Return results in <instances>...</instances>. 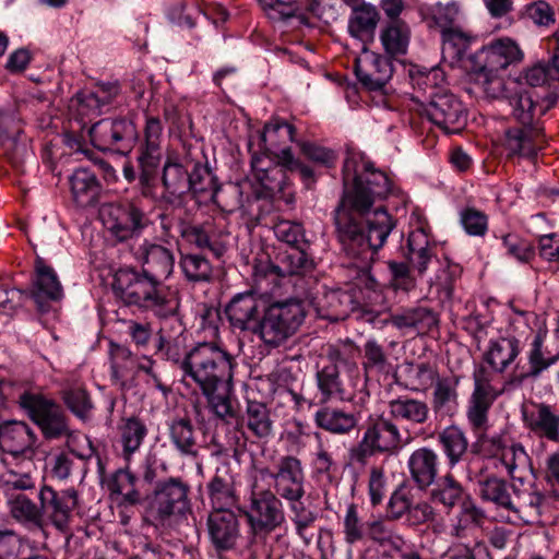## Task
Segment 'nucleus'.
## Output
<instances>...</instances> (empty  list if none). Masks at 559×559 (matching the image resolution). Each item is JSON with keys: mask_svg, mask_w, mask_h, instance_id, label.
I'll return each mask as SVG.
<instances>
[{"mask_svg": "<svg viewBox=\"0 0 559 559\" xmlns=\"http://www.w3.org/2000/svg\"><path fill=\"white\" fill-rule=\"evenodd\" d=\"M342 173L343 192L333 212L335 235L346 257L368 270L395 227L384 206L373 207L391 193L392 181L371 162L359 169L355 159L347 158Z\"/></svg>", "mask_w": 559, "mask_h": 559, "instance_id": "f257e3e1", "label": "nucleus"}, {"mask_svg": "<svg viewBox=\"0 0 559 559\" xmlns=\"http://www.w3.org/2000/svg\"><path fill=\"white\" fill-rule=\"evenodd\" d=\"M235 358L215 343H199L185 356L183 377L190 378L201 390L211 412L218 419L233 417Z\"/></svg>", "mask_w": 559, "mask_h": 559, "instance_id": "f03ea898", "label": "nucleus"}, {"mask_svg": "<svg viewBox=\"0 0 559 559\" xmlns=\"http://www.w3.org/2000/svg\"><path fill=\"white\" fill-rule=\"evenodd\" d=\"M160 199L169 205L180 203L186 197L193 198L210 194L222 203V191L216 176L202 160L193 158L190 153L179 155L169 153L163 164Z\"/></svg>", "mask_w": 559, "mask_h": 559, "instance_id": "7ed1b4c3", "label": "nucleus"}, {"mask_svg": "<svg viewBox=\"0 0 559 559\" xmlns=\"http://www.w3.org/2000/svg\"><path fill=\"white\" fill-rule=\"evenodd\" d=\"M481 467L475 476L481 501L491 503L510 524L533 523L542 514L545 496L535 488H520Z\"/></svg>", "mask_w": 559, "mask_h": 559, "instance_id": "20e7f679", "label": "nucleus"}, {"mask_svg": "<svg viewBox=\"0 0 559 559\" xmlns=\"http://www.w3.org/2000/svg\"><path fill=\"white\" fill-rule=\"evenodd\" d=\"M112 292L126 306L150 310L163 320L169 319L181 331L179 298L166 292L160 283L145 272L132 267L119 269L114 276Z\"/></svg>", "mask_w": 559, "mask_h": 559, "instance_id": "39448f33", "label": "nucleus"}, {"mask_svg": "<svg viewBox=\"0 0 559 559\" xmlns=\"http://www.w3.org/2000/svg\"><path fill=\"white\" fill-rule=\"evenodd\" d=\"M254 182H249L250 192L243 198L246 183H230L222 191V206L231 212L241 210L242 214L254 223L260 224L262 218L272 211L275 199L284 200L287 204L294 203V195L287 192L289 183L283 167H273L269 173L259 175Z\"/></svg>", "mask_w": 559, "mask_h": 559, "instance_id": "423d86ee", "label": "nucleus"}, {"mask_svg": "<svg viewBox=\"0 0 559 559\" xmlns=\"http://www.w3.org/2000/svg\"><path fill=\"white\" fill-rule=\"evenodd\" d=\"M522 59L523 51L519 45L513 39L504 37L491 41L475 53H469L465 60V68L474 73L476 82L480 83L487 93L489 86L496 84L497 87L491 95L497 96L496 91L502 86L498 72L521 62Z\"/></svg>", "mask_w": 559, "mask_h": 559, "instance_id": "0eeeda50", "label": "nucleus"}, {"mask_svg": "<svg viewBox=\"0 0 559 559\" xmlns=\"http://www.w3.org/2000/svg\"><path fill=\"white\" fill-rule=\"evenodd\" d=\"M306 317L305 301L299 298L266 304L259 338L266 348H278L299 331Z\"/></svg>", "mask_w": 559, "mask_h": 559, "instance_id": "6e6552de", "label": "nucleus"}, {"mask_svg": "<svg viewBox=\"0 0 559 559\" xmlns=\"http://www.w3.org/2000/svg\"><path fill=\"white\" fill-rule=\"evenodd\" d=\"M405 432L406 438H403L401 429L391 417L379 416L367 425L361 440L349 449V463L365 467L376 454H396L414 439L407 429Z\"/></svg>", "mask_w": 559, "mask_h": 559, "instance_id": "1a4fd4ad", "label": "nucleus"}, {"mask_svg": "<svg viewBox=\"0 0 559 559\" xmlns=\"http://www.w3.org/2000/svg\"><path fill=\"white\" fill-rule=\"evenodd\" d=\"M190 485L181 477H168L156 483L145 499V520L165 525L174 516L191 512Z\"/></svg>", "mask_w": 559, "mask_h": 559, "instance_id": "9d476101", "label": "nucleus"}, {"mask_svg": "<svg viewBox=\"0 0 559 559\" xmlns=\"http://www.w3.org/2000/svg\"><path fill=\"white\" fill-rule=\"evenodd\" d=\"M406 262L388 261L390 273L389 286L395 292L409 293L417 286L414 273L423 276L428 265L436 258L432 248L429 246L428 236L423 230L409 233L406 241Z\"/></svg>", "mask_w": 559, "mask_h": 559, "instance_id": "9b49d317", "label": "nucleus"}, {"mask_svg": "<svg viewBox=\"0 0 559 559\" xmlns=\"http://www.w3.org/2000/svg\"><path fill=\"white\" fill-rule=\"evenodd\" d=\"M16 404L38 427L44 439L58 440L72 435L68 415L53 399L39 392L25 390L19 395Z\"/></svg>", "mask_w": 559, "mask_h": 559, "instance_id": "f8f14e48", "label": "nucleus"}, {"mask_svg": "<svg viewBox=\"0 0 559 559\" xmlns=\"http://www.w3.org/2000/svg\"><path fill=\"white\" fill-rule=\"evenodd\" d=\"M362 284L368 289H374L377 286L376 280L368 274L346 284L345 287H323L311 300L318 317L330 322L347 319L361 306Z\"/></svg>", "mask_w": 559, "mask_h": 559, "instance_id": "ddd939ff", "label": "nucleus"}, {"mask_svg": "<svg viewBox=\"0 0 559 559\" xmlns=\"http://www.w3.org/2000/svg\"><path fill=\"white\" fill-rule=\"evenodd\" d=\"M330 362L316 373L317 385L323 401L337 397L350 400V395L359 381V368L356 362L345 359L338 349L329 354Z\"/></svg>", "mask_w": 559, "mask_h": 559, "instance_id": "4468645a", "label": "nucleus"}, {"mask_svg": "<svg viewBox=\"0 0 559 559\" xmlns=\"http://www.w3.org/2000/svg\"><path fill=\"white\" fill-rule=\"evenodd\" d=\"M248 502L243 514L249 531L254 537H265L285 522L282 498L271 489H255L254 487Z\"/></svg>", "mask_w": 559, "mask_h": 559, "instance_id": "2eb2a0df", "label": "nucleus"}, {"mask_svg": "<svg viewBox=\"0 0 559 559\" xmlns=\"http://www.w3.org/2000/svg\"><path fill=\"white\" fill-rule=\"evenodd\" d=\"M143 133L144 141L140 145L136 158L140 168L139 188L144 198H152L157 177V169L162 163L160 141L163 135V126L160 119L155 116L146 115Z\"/></svg>", "mask_w": 559, "mask_h": 559, "instance_id": "dca6fc26", "label": "nucleus"}, {"mask_svg": "<svg viewBox=\"0 0 559 559\" xmlns=\"http://www.w3.org/2000/svg\"><path fill=\"white\" fill-rule=\"evenodd\" d=\"M93 145L102 152L128 155L139 141L134 121L127 117L102 119L90 130Z\"/></svg>", "mask_w": 559, "mask_h": 559, "instance_id": "f3484780", "label": "nucleus"}, {"mask_svg": "<svg viewBox=\"0 0 559 559\" xmlns=\"http://www.w3.org/2000/svg\"><path fill=\"white\" fill-rule=\"evenodd\" d=\"M421 118L428 119L445 134H456L467 124V110L451 91L435 96L421 107H417Z\"/></svg>", "mask_w": 559, "mask_h": 559, "instance_id": "a211bd4d", "label": "nucleus"}, {"mask_svg": "<svg viewBox=\"0 0 559 559\" xmlns=\"http://www.w3.org/2000/svg\"><path fill=\"white\" fill-rule=\"evenodd\" d=\"M100 216L107 230L120 242L140 236L150 224L146 214L128 201L105 204Z\"/></svg>", "mask_w": 559, "mask_h": 559, "instance_id": "6ab92c4d", "label": "nucleus"}, {"mask_svg": "<svg viewBox=\"0 0 559 559\" xmlns=\"http://www.w3.org/2000/svg\"><path fill=\"white\" fill-rule=\"evenodd\" d=\"M36 496L40 502L43 521L47 518L57 531L69 532L73 512L79 506L78 490L68 488L58 491L51 486L43 485Z\"/></svg>", "mask_w": 559, "mask_h": 559, "instance_id": "aec40b11", "label": "nucleus"}, {"mask_svg": "<svg viewBox=\"0 0 559 559\" xmlns=\"http://www.w3.org/2000/svg\"><path fill=\"white\" fill-rule=\"evenodd\" d=\"M558 96L550 90L540 94L535 90L520 88L509 96L512 117L518 124L530 127H544L542 117L552 109Z\"/></svg>", "mask_w": 559, "mask_h": 559, "instance_id": "412c9836", "label": "nucleus"}, {"mask_svg": "<svg viewBox=\"0 0 559 559\" xmlns=\"http://www.w3.org/2000/svg\"><path fill=\"white\" fill-rule=\"evenodd\" d=\"M265 305L257 293L248 290L236 294L226 305L225 313L234 329L259 337Z\"/></svg>", "mask_w": 559, "mask_h": 559, "instance_id": "4be33fe9", "label": "nucleus"}, {"mask_svg": "<svg viewBox=\"0 0 559 559\" xmlns=\"http://www.w3.org/2000/svg\"><path fill=\"white\" fill-rule=\"evenodd\" d=\"M526 364L516 362L510 373L506 385L512 389L522 386L526 381L535 382L543 373L559 360L558 355H550L544 350V336L536 334L526 354Z\"/></svg>", "mask_w": 559, "mask_h": 559, "instance_id": "5701e85b", "label": "nucleus"}, {"mask_svg": "<svg viewBox=\"0 0 559 559\" xmlns=\"http://www.w3.org/2000/svg\"><path fill=\"white\" fill-rule=\"evenodd\" d=\"M206 533L211 547L217 554L231 551L241 538L240 520L233 510L210 511Z\"/></svg>", "mask_w": 559, "mask_h": 559, "instance_id": "b1692460", "label": "nucleus"}, {"mask_svg": "<svg viewBox=\"0 0 559 559\" xmlns=\"http://www.w3.org/2000/svg\"><path fill=\"white\" fill-rule=\"evenodd\" d=\"M354 71L366 90L381 91L392 78V58L369 51L362 46L361 55L354 62Z\"/></svg>", "mask_w": 559, "mask_h": 559, "instance_id": "393cba45", "label": "nucleus"}, {"mask_svg": "<svg viewBox=\"0 0 559 559\" xmlns=\"http://www.w3.org/2000/svg\"><path fill=\"white\" fill-rule=\"evenodd\" d=\"M27 294L28 299L34 301L41 313L48 312L51 304L60 301L63 297V288L55 270L40 257L35 260V274Z\"/></svg>", "mask_w": 559, "mask_h": 559, "instance_id": "a878e982", "label": "nucleus"}, {"mask_svg": "<svg viewBox=\"0 0 559 559\" xmlns=\"http://www.w3.org/2000/svg\"><path fill=\"white\" fill-rule=\"evenodd\" d=\"M545 143L544 127L513 126L504 131L502 142L508 158L534 160Z\"/></svg>", "mask_w": 559, "mask_h": 559, "instance_id": "bb28decb", "label": "nucleus"}, {"mask_svg": "<svg viewBox=\"0 0 559 559\" xmlns=\"http://www.w3.org/2000/svg\"><path fill=\"white\" fill-rule=\"evenodd\" d=\"M274 483V491L280 498L306 495V474L301 461L294 455H284L275 464V471L270 473Z\"/></svg>", "mask_w": 559, "mask_h": 559, "instance_id": "cd10ccee", "label": "nucleus"}, {"mask_svg": "<svg viewBox=\"0 0 559 559\" xmlns=\"http://www.w3.org/2000/svg\"><path fill=\"white\" fill-rule=\"evenodd\" d=\"M233 417L228 419H221L225 424L235 421V428L241 431L243 428L248 429L250 433L260 439L269 440L274 435V419L271 409L263 402L255 400H248L246 411L242 415L233 407Z\"/></svg>", "mask_w": 559, "mask_h": 559, "instance_id": "c85d7f7f", "label": "nucleus"}, {"mask_svg": "<svg viewBox=\"0 0 559 559\" xmlns=\"http://www.w3.org/2000/svg\"><path fill=\"white\" fill-rule=\"evenodd\" d=\"M526 429L537 439L559 444V407L544 402L533 404V409L523 414Z\"/></svg>", "mask_w": 559, "mask_h": 559, "instance_id": "c756f323", "label": "nucleus"}, {"mask_svg": "<svg viewBox=\"0 0 559 559\" xmlns=\"http://www.w3.org/2000/svg\"><path fill=\"white\" fill-rule=\"evenodd\" d=\"M309 247L278 248L275 261H270L264 270L265 275L278 277L302 276L314 269V261L308 253Z\"/></svg>", "mask_w": 559, "mask_h": 559, "instance_id": "7c9ffc66", "label": "nucleus"}, {"mask_svg": "<svg viewBox=\"0 0 559 559\" xmlns=\"http://www.w3.org/2000/svg\"><path fill=\"white\" fill-rule=\"evenodd\" d=\"M408 76L414 93L412 99L421 107L435 96L448 91L444 72L439 67L430 69L413 66L408 70Z\"/></svg>", "mask_w": 559, "mask_h": 559, "instance_id": "2f4dec72", "label": "nucleus"}, {"mask_svg": "<svg viewBox=\"0 0 559 559\" xmlns=\"http://www.w3.org/2000/svg\"><path fill=\"white\" fill-rule=\"evenodd\" d=\"M440 459L438 453L429 448L421 447L414 450L408 460L407 468L409 480L420 491H427L435 479L439 477Z\"/></svg>", "mask_w": 559, "mask_h": 559, "instance_id": "473e14b6", "label": "nucleus"}, {"mask_svg": "<svg viewBox=\"0 0 559 559\" xmlns=\"http://www.w3.org/2000/svg\"><path fill=\"white\" fill-rule=\"evenodd\" d=\"M136 257L142 263V271L160 284L162 281L168 278L174 271V253L170 249L162 245L144 240L138 250Z\"/></svg>", "mask_w": 559, "mask_h": 559, "instance_id": "72a5a7b5", "label": "nucleus"}, {"mask_svg": "<svg viewBox=\"0 0 559 559\" xmlns=\"http://www.w3.org/2000/svg\"><path fill=\"white\" fill-rule=\"evenodd\" d=\"M388 408L391 419L396 425L400 423L406 425V427L424 426L430 418L428 403L425 400L408 395L389 401Z\"/></svg>", "mask_w": 559, "mask_h": 559, "instance_id": "f704fd0d", "label": "nucleus"}, {"mask_svg": "<svg viewBox=\"0 0 559 559\" xmlns=\"http://www.w3.org/2000/svg\"><path fill=\"white\" fill-rule=\"evenodd\" d=\"M36 441V433L23 420H7L4 427L0 430L1 448L13 456L32 451L35 448Z\"/></svg>", "mask_w": 559, "mask_h": 559, "instance_id": "c9c22d12", "label": "nucleus"}, {"mask_svg": "<svg viewBox=\"0 0 559 559\" xmlns=\"http://www.w3.org/2000/svg\"><path fill=\"white\" fill-rule=\"evenodd\" d=\"M168 437L181 456L197 459L199 456L198 432L192 419L176 416L167 423Z\"/></svg>", "mask_w": 559, "mask_h": 559, "instance_id": "e433bc0d", "label": "nucleus"}, {"mask_svg": "<svg viewBox=\"0 0 559 559\" xmlns=\"http://www.w3.org/2000/svg\"><path fill=\"white\" fill-rule=\"evenodd\" d=\"M390 322L400 330H416L427 333L439 324L438 313L429 307L417 305L396 310L390 317Z\"/></svg>", "mask_w": 559, "mask_h": 559, "instance_id": "4c0bfd02", "label": "nucleus"}, {"mask_svg": "<svg viewBox=\"0 0 559 559\" xmlns=\"http://www.w3.org/2000/svg\"><path fill=\"white\" fill-rule=\"evenodd\" d=\"M427 491L430 502L441 506L448 512L457 507L466 495L464 486L449 468L444 475L435 479Z\"/></svg>", "mask_w": 559, "mask_h": 559, "instance_id": "58836bf2", "label": "nucleus"}, {"mask_svg": "<svg viewBox=\"0 0 559 559\" xmlns=\"http://www.w3.org/2000/svg\"><path fill=\"white\" fill-rule=\"evenodd\" d=\"M437 365L429 361H406L402 366L401 376L395 374V382L411 391L426 392L438 380Z\"/></svg>", "mask_w": 559, "mask_h": 559, "instance_id": "ea45409f", "label": "nucleus"}, {"mask_svg": "<svg viewBox=\"0 0 559 559\" xmlns=\"http://www.w3.org/2000/svg\"><path fill=\"white\" fill-rule=\"evenodd\" d=\"M73 201L82 207L95 205L100 197L103 187L94 171L79 168L69 177Z\"/></svg>", "mask_w": 559, "mask_h": 559, "instance_id": "a19ab883", "label": "nucleus"}, {"mask_svg": "<svg viewBox=\"0 0 559 559\" xmlns=\"http://www.w3.org/2000/svg\"><path fill=\"white\" fill-rule=\"evenodd\" d=\"M437 442L450 471L464 461L468 453L469 442L466 433L456 425L448 426L439 431Z\"/></svg>", "mask_w": 559, "mask_h": 559, "instance_id": "79ce46f5", "label": "nucleus"}, {"mask_svg": "<svg viewBox=\"0 0 559 559\" xmlns=\"http://www.w3.org/2000/svg\"><path fill=\"white\" fill-rule=\"evenodd\" d=\"M379 21L380 13L377 8L364 2L353 9L348 21V32L367 47V44L374 39Z\"/></svg>", "mask_w": 559, "mask_h": 559, "instance_id": "37998d69", "label": "nucleus"}, {"mask_svg": "<svg viewBox=\"0 0 559 559\" xmlns=\"http://www.w3.org/2000/svg\"><path fill=\"white\" fill-rule=\"evenodd\" d=\"M180 236L189 245L201 250H209L217 259L226 252V247L215 237L212 223L181 224Z\"/></svg>", "mask_w": 559, "mask_h": 559, "instance_id": "c03bdc74", "label": "nucleus"}, {"mask_svg": "<svg viewBox=\"0 0 559 559\" xmlns=\"http://www.w3.org/2000/svg\"><path fill=\"white\" fill-rule=\"evenodd\" d=\"M314 423L317 427L330 433L348 435L356 428L358 418L353 412L324 406L316 412Z\"/></svg>", "mask_w": 559, "mask_h": 559, "instance_id": "a18cd8bd", "label": "nucleus"}, {"mask_svg": "<svg viewBox=\"0 0 559 559\" xmlns=\"http://www.w3.org/2000/svg\"><path fill=\"white\" fill-rule=\"evenodd\" d=\"M521 353L520 341L515 336L499 337L490 341L485 353L486 362L498 373H503Z\"/></svg>", "mask_w": 559, "mask_h": 559, "instance_id": "49530a36", "label": "nucleus"}, {"mask_svg": "<svg viewBox=\"0 0 559 559\" xmlns=\"http://www.w3.org/2000/svg\"><path fill=\"white\" fill-rule=\"evenodd\" d=\"M412 36L411 26L404 20L388 21L380 33L384 51L391 58L407 53Z\"/></svg>", "mask_w": 559, "mask_h": 559, "instance_id": "de8ad7c7", "label": "nucleus"}, {"mask_svg": "<svg viewBox=\"0 0 559 559\" xmlns=\"http://www.w3.org/2000/svg\"><path fill=\"white\" fill-rule=\"evenodd\" d=\"M207 496L211 502V511L233 510L238 502L233 477L227 474H221L216 469L215 475L206 485Z\"/></svg>", "mask_w": 559, "mask_h": 559, "instance_id": "09e8293b", "label": "nucleus"}, {"mask_svg": "<svg viewBox=\"0 0 559 559\" xmlns=\"http://www.w3.org/2000/svg\"><path fill=\"white\" fill-rule=\"evenodd\" d=\"M118 431L119 441L122 447V456L127 462H130L132 455L141 448L148 433V429L144 420L132 415L121 418Z\"/></svg>", "mask_w": 559, "mask_h": 559, "instance_id": "8fccbe9b", "label": "nucleus"}, {"mask_svg": "<svg viewBox=\"0 0 559 559\" xmlns=\"http://www.w3.org/2000/svg\"><path fill=\"white\" fill-rule=\"evenodd\" d=\"M9 513L25 526L43 527L40 502L37 504L26 492L11 493L8 499Z\"/></svg>", "mask_w": 559, "mask_h": 559, "instance_id": "3c124183", "label": "nucleus"}, {"mask_svg": "<svg viewBox=\"0 0 559 559\" xmlns=\"http://www.w3.org/2000/svg\"><path fill=\"white\" fill-rule=\"evenodd\" d=\"M361 368L366 381L373 377L389 373L391 368L389 354L384 346L376 338L367 340L362 346Z\"/></svg>", "mask_w": 559, "mask_h": 559, "instance_id": "603ef678", "label": "nucleus"}, {"mask_svg": "<svg viewBox=\"0 0 559 559\" xmlns=\"http://www.w3.org/2000/svg\"><path fill=\"white\" fill-rule=\"evenodd\" d=\"M183 331V326L181 325V331L177 330L176 323L171 320H164L163 325L158 331V338L155 344L156 354L160 355L163 359L171 361L179 366L182 370V362L185 361V356L187 353H183L182 345L180 341L173 335L181 334Z\"/></svg>", "mask_w": 559, "mask_h": 559, "instance_id": "864d4df0", "label": "nucleus"}, {"mask_svg": "<svg viewBox=\"0 0 559 559\" xmlns=\"http://www.w3.org/2000/svg\"><path fill=\"white\" fill-rule=\"evenodd\" d=\"M460 377H443L438 376V380L432 384L433 392L431 397L432 411L436 414L451 415L457 406V385Z\"/></svg>", "mask_w": 559, "mask_h": 559, "instance_id": "5fc2aeb1", "label": "nucleus"}, {"mask_svg": "<svg viewBox=\"0 0 559 559\" xmlns=\"http://www.w3.org/2000/svg\"><path fill=\"white\" fill-rule=\"evenodd\" d=\"M179 265L190 283L210 282L213 277L212 263L202 253L181 254Z\"/></svg>", "mask_w": 559, "mask_h": 559, "instance_id": "6e6d98bb", "label": "nucleus"}, {"mask_svg": "<svg viewBox=\"0 0 559 559\" xmlns=\"http://www.w3.org/2000/svg\"><path fill=\"white\" fill-rule=\"evenodd\" d=\"M23 132L22 120L12 111L0 108V146L5 153L16 150Z\"/></svg>", "mask_w": 559, "mask_h": 559, "instance_id": "4d7b16f0", "label": "nucleus"}, {"mask_svg": "<svg viewBox=\"0 0 559 559\" xmlns=\"http://www.w3.org/2000/svg\"><path fill=\"white\" fill-rule=\"evenodd\" d=\"M305 495L294 496L292 499H284L288 503L290 520L295 526L296 534L307 540L306 531L311 527L318 519V513L302 500Z\"/></svg>", "mask_w": 559, "mask_h": 559, "instance_id": "13d9d810", "label": "nucleus"}, {"mask_svg": "<svg viewBox=\"0 0 559 559\" xmlns=\"http://www.w3.org/2000/svg\"><path fill=\"white\" fill-rule=\"evenodd\" d=\"M61 400L78 418L86 420L94 405L90 393L82 386H70L61 391Z\"/></svg>", "mask_w": 559, "mask_h": 559, "instance_id": "bf43d9fd", "label": "nucleus"}, {"mask_svg": "<svg viewBox=\"0 0 559 559\" xmlns=\"http://www.w3.org/2000/svg\"><path fill=\"white\" fill-rule=\"evenodd\" d=\"M295 135L296 128L294 124L280 118H272L265 123L260 140L264 147L270 150L280 145L281 138H284V142H295Z\"/></svg>", "mask_w": 559, "mask_h": 559, "instance_id": "052dcab7", "label": "nucleus"}, {"mask_svg": "<svg viewBox=\"0 0 559 559\" xmlns=\"http://www.w3.org/2000/svg\"><path fill=\"white\" fill-rule=\"evenodd\" d=\"M462 267L460 264L447 261L442 266L436 278L431 281V286H435L437 293L442 300H451L453 298L455 283L461 278Z\"/></svg>", "mask_w": 559, "mask_h": 559, "instance_id": "680f3d73", "label": "nucleus"}, {"mask_svg": "<svg viewBox=\"0 0 559 559\" xmlns=\"http://www.w3.org/2000/svg\"><path fill=\"white\" fill-rule=\"evenodd\" d=\"M495 401L471 396L467 406V420L474 432L485 431L488 427V413Z\"/></svg>", "mask_w": 559, "mask_h": 559, "instance_id": "e2e57ef3", "label": "nucleus"}, {"mask_svg": "<svg viewBox=\"0 0 559 559\" xmlns=\"http://www.w3.org/2000/svg\"><path fill=\"white\" fill-rule=\"evenodd\" d=\"M276 238L287 247H310L306 239L304 226L300 223L282 221L274 227Z\"/></svg>", "mask_w": 559, "mask_h": 559, "instance_id": "0e129e2a", "label": "nucleus"}, {"mask_svg": "<svg viewBox=\"0 0 559 559\" xmlns=\"http://www.w3.org/2000/svg\"><path fill=\"white\" fill-rule=\"evenodd\" d=\"M344 537L347 544H356L367 537V522L365 523L358 515V509L355 503L347 507L344 516Z\"/></svg>", "mask_w": 559, "mask_h": 559, "instance_id": "69168bd1", "label": "nucleus"}, {"mask_svg": "<svg viewBox=\"0 0 559 559\" xmlns=\"http://www.w3.org/2000/svg\"><path fill=\"white\" fill-rule=\"evenodd\" d=\"M413 496L411 489L405 485H400L390 496L386 506V518L390 521H399L405 518L411 504Z\"/></svg>", "mask_w": 559, "mask_h": 559, "instance_id": "338daca9", "label": "nucleus"}, {"mask_svg": "<svg viewBox=\"0 0 559 559\" xmlns=\"http://www.w3.org/2000/svg\"><path fill=\"white\" fill-rule=\"evenodd\" d=\"M26 551L25 539L13 530H0V559H21Z\"/></svg>", "mask_w": 559, "mask_h": 559, "instance_id": "774afa93", "label": "nucleus"}]
</instances>
